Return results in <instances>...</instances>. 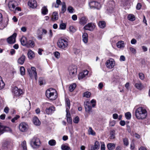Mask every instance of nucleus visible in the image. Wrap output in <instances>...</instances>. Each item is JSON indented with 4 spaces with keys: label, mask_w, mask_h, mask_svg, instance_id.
<instances>
[{
    "label": "nucleus",
    "mask_w": 150,
    "mask_h": 150,
    "mask_svg": "<svg viewBox=\"0 0 150 150\" xmlns=\"http://www.w3.org/2000/svg\"><path fill=\"white\" fill-rule=\"evenodd\" d=\"M147 114L146 110L143 107H139L136 110L135 115L138 119L143 120L145 119L146 118Z\"/></svg>",
    "instance_id": "nucleus-1"
},
{
    "label": "nucleus",
    "mask_w": 150,
    "mask_h": 150,
    "mask_svg": "<svg viewBox=\"0 0 150 150\" xmlns=\"http://www.w3.org/2000/svg\"><path fill=\"white\" fill-rule=\"evenodd\" d=\"M46 95L50 100H54L57 97V93L56 90L53 88H50L46 92Z\"/></svg>",
    "instance_id": "nucleus-2"
},
{
    "label": "nucleus",
    "mask_w": 150,
    "mask_h": 150,
    "mask_svg": "<svg viewBox=\"0 0 150 150\" xmlns=\"http://www.w3.org/2000/svg\"><path fill=\"white\" fill-rule=\"evenodd\" d=\"M68 40L66 38H60L57 42V45L59 48L65 50L68 46Z\"/></svg>",
    "instance_id": "nucleus-3"
},
{
    "label": "nucleus",
    "mask_w": 150,
    "mask_h": 150,
    "mask_svg": "<svg viewBox=\"0 0 150 150\" xmlns=\"http://www.w3.org/2000/svg\"><path fill=\"white\" fill-rule=\"evenodd\" d=\"M40 144L39 139L36 137H34L30 141V144L33 148H37L39 147Z\"/></svg>",
    "instance_id": "nucleus-4"
},
{
    "label": "nucleus",
    "mask_w": 150,
    "mask_h": 150,
    "mask_svg": "<svg viewBox=\"0 0 150 150\" xmlns=\"http://www.w3.org/2000/svg\"><path fill=\"white\" fill-rule=\"evenodd\" d=\"M77 67L76 66H71L69 68V76L71 78L74 77L77 72Z\"/></svg>",
    "instance_id": "nucleus-5"
},
{
    "label": "nucleus",
    "mask_w": 150,
    "mask_h": 150,
    "mask_svg": "<svg viewBox=\"0 0 150 150\" xmlns=\"http://www.w3.org/2000/svg\"><path fill=\"white\" fill-rule=\"evenodd\" d=\"M12 92L13 95L16 97H19L23 93L22 90L21 89L18 88L16 87L13 88Z\"/></svg>",
    "instance_id": "nucleus-6"
},
{
    "label": "nucleus",
    "mask_w": 150,
    "mask_h": 150,
    "mask_svg": "<svg viewBox=\"0 0 150 150\" xmlns=\"http://www.w3.org/2000/svg\"><path fill=\"white\" fill-rule=\"evenodd\" d=\"M115 62L112 59H110L107 61L105 64L106 67L109 69H111L113 68L115 65Z\"/></svg>",
    "instance_id": "nucleus-7"
},
{
    "label": "nucleus",
    "mask_w": 150,
    "mask_h": 150,
    "mask_svg": "<svg viewBox=\"0 0 150 150\" xmlns=\"http://www.w3.org/2000/svg\"><path fill=\"white\" fill-rule=\"evenodd\" d=\"M16 36L17 34L16 33H14L12 35L7 39V42L10 44H13L15 43Z\"/></svg>",
    "instance_id": "nucleus-8"
},
{
    "label": "nucleus",
    "mask_w": 150,
    "mask_h": 150,
    "mask_svg": "<svg viewBox=\"0 0 150 150\" xmlns=\"http://www.w3.org/2000/svg\"><path fill=\"white\" fill-rule=\"evenodd\" d=\"M28 126L25 122H21L19 126V129L22 132L26 131L28 129Z\"/></svg>",
    "instance_id": "nucleus-9"
},
{
    "label": "nucleus",
    "mask_w": 150,
    "mask_h": 150,
    "mask_svg": "<svg viewBox=\"0 0 150 150\" xmlns=\"http://www.w3.org/2000/svg\"><path fill=\"white\" fill-rule=\"evenodd\" d=\"M11 131L9 127L3 126L0 123V134H3L5 132Z\"/></svg>",
    "instance_id": "nucleus-10"
},
{
    "label": "nucleus",
    "mask_w": 150,
    "mask_h": 150,
    "mask_svg": "<svg viewBox=\"0 0 150 150\" xmlns=\"http://www.w3.org/2000/svg\"><path fill=\"white\" fill-rule=\"evenodd\" d=\"M84 106L85 111L88 112H90L92 109L91 103L89 101H87L84 102Z\"/></svg>",
    "instance_id": "nucleus-11"
},
{
    "label": "nucleus",
    "mask_w": 150,
    "mask_h": 150,
    "mask_svg": "<svg viewBox=\"0 0 150 150\" xmlns=\"http://www.w3.org/2000/svg\"><path fill=\"white\" fill-rule=\"evenodd\" d=\"M55 110V107L53 106H51L48 108H46L45 112L47 115H51L54 112Z\"/></svg>",
    "instance_id": "nucleus-12"
},
{
    "label": "nucleus",
    "mask_w": 150,
    "mask_h": 150,
    "mask_svg": "<svg viewBox=\"0 0 150 150\" xmlns=\"http://www.w3.org/2000/svg\"><path fill=\"white\" fill-rule=\"evenodd\" d=\"M95 25L93 23H89L84 27V29L90 31H92L95 28Z\"/></svg>",
    "instance_id": "nucleus-13"
},
{
    "label": "nucleus",
    "mask_w": 150,
    "mask_h": 150,
    "mask_svg": "<svg viewBox=\"0 0 150 150\" xmlns=\"http://www.w3.org/2000/svg\"><path fill=\"white\" fill-rule=\"evenodd\" d=\"M28 5L33 8H35L37 6V4L35 0H29L28 3Z\"/></svg>",
    "instance_id": "nucleus-14"
},
{
    "label": "nucleus",
    "mask_w": 150,
    "mask_h": 150,
    "mask_svg": "<svg viewBox=\"0 0 150 150\" xmlns=\"http://www.w3.org/2000/svg\"><path fill=\"white\" fill-rule=\"evenodd\" d=\"M100 143L98 141H96L94 143V146L91 147V150H98L100 147Z\"/></svg>",
    "instance_id": "nucleus-15"
},
{
    "label": "nucleus",
    "mask_w": 150,
    "mask_h": 150,
    "mask_svg": "<svg viewBox=\"0 0 150 150\" xmlns=\"http://www.w3.org/2000/svg\"><path fill=\"white\" fill-rule=\"evenodd\" d=\"M15 2L13 1H10L8 4V6L10 9L11 11H13L15 9Z\"/></svg>",
    "instance_id": "nucleus-16"
},
{
    "label": "nucleus",
    "mask_w": 150,
    "mask_h": 150,
    "mask_svg": "<svg viewBox=\"0 0 150 150\" xmlns=\"http://www.w3.org/2000/svg\"><path fill=\"white\" fill-rule=\"evenodd\" d=\"M25 57L23 55H22L21 56L19 57L18 60V63L21 65L23 64L25 60Z\"/></svg>",
    "instance_id": "nucleus-17"
},
{
    "label": "nucleus",
    "mask_w": 150,
    "mask_h": 150,
    "mask_svg": "<svg viewBox=\"0 0 150 150\" xmlns=\"http://www.w3.org/2000/svg\"><path fill=\"white\" fill-rule=\"evenodd\" d=\"M28 55L30 59H32L35 57V54L34 52L30 50H28Z\"/></svg>",
    "instance_id": "nucleus-18"
},
{
    "label": "nucleus",
    "mask_w": 150,
    "mask_h": 150,
    "mask_svg": "<svg viewBox=\"0 0 150 150\" xmlns=\"http://www.w3.org/2000/svg\"><path fill=\"white\" fill-rule=\"evenodd\" d=\"M117 46L118 48H123L125 47V45L124 41H119L117 43Z\"/></svg>",
    "instance_id": "nucleus-19"
},
{
    "label": "nucleus",
    "mask_w": 150,
    "mask_h": 150,
    "mask_svg": "<svg viewBox=\"0 0 150 150\" xmlns=\"http://www.w3.org/2000/svg\"><path fill=\"white\" fill-rule=\"evenodd\" d=\"M33 122L35 125L37 126H39L41 124L40 121L37 117H33Z\"/></svg>",
    "instance_id": "nucleus-20"
},
{
    "label": "nucleus",
    "mask_w": 150,
    "mask_h": 150,
    "mask_svg": "<svg viewBox=\"0 0 150 150\" xmlns=\"http://www.w3.org/2000/svg\"><path fill=\"white\" fill-rule=\"evenodd\" d=\"M66 116L67 118V122L70 124L72 123V120L71 116V114L69 111L66 112Z\"/></svg>",
    "instance_id": "nucleus-21"
},
{
    "label": "nucleus",
    "mask_w": 150,
    "mask_h": 150,
    "mask_svg": "<svg viewBox=\"0 0 150 150\" xmlns=\"http://www.w3.org/2000/svg\"><path fill=\"white\" fill-rule=\"evenodd\" d=\"M65 102L66 103V112L69 111V109L70 108V100L69 98H67L65 99Z\"/></svg>",
    "instance_id": "nucleus-22"
},
{
    "label": "nucleus",
    "mask_w": 150,
    "mask_h": 150,
    "mask_svg": "<svg viewBox=\"0 0 150 150\" xmlns=\"http://www.w3.org/2000/svg\"><path fill=\"white\" fill-rule=\"evenodd\" d=\"M26 38L24 36H23L21 39V44L23 46H26L27 43Z\"/></svg>",
    "instance_id": "nucleus-23"
},
{
    "label": "nucleus",
    "mask_w": 150,
    "mask_h": 150,
    "mask_svg": "<svg viewBox=\"0 0 150 150\" xmlns=\"http://www.w3.org/2000/svg\"><path fill=\"white\" fill-rule=\"evenodd\" d=\"M135 86L137 88L140 90H142L143 88V86L140 81H139L136 83L135 84Z\"/></svg>",
    "instance_id": "nucleus-24"
},
{
    "label": "nucleus",
    "mask_w": 150,
    "mask_h": 150,
    "mask_svg": "<svg viewBox=\"0 0 150 150\" xmlns=\"http://www.w3.org/2000/svg\"><path fill=\"white\" fill-rule=\"evenodd\" d=\"M35 45L34 42L31 40H29L27 42L26 46L28 47H33Z\"/></svg>",
    "instance_id": "nucleus-25"
},
{
    "label": "nucleus",
    "mask_w": 150,
    "mask_h": 150,
    "mask_svg": "<svg viewBox=\"0 0 150 150\" xmlns=\"http://www.w3.org/2000/svg\"><path fill=\"white\" fill-rule=\"evenodd\" d=\"M58 19V16L57 13L56 12H54L53 13L52 20V21H55L57 20Z\"/></svg>",
    "instance_id": "nucleus-26"
},
{
    "label": "nucleus",
    "mask_w": 150,
    "mask_h": 150,
    "mask_svg": "<svg viewBox=\"0 0 150 150\" xmlns=\"http://www.w3.org/2000/svg\"><path fill=\"white\" fill-rule=\"evenodd\" d=\"M32 72L33 75L35 76V79L36 80L37 79V73L36 71V69L35 67H32L31 68Z\"/></svg>",
    "instance_id": "nucleus-27"
},
{
    "label": "nucleus",
    "mask_w": 150,
    "mask_h": 150,
    "mask_svg": "<svg viewBox=\"0 0 150 150\" xmlns=\"http://www.w3.org/2000/svg\"><path fill=\"white\" fill-rule=\"evenodd\" d=\"M88 34L86 33H84L82 35L83 40V42L86 43L88 42Z\"/></svg>",
    "instance_id": "nucleus-28"
},
{
    "label": "nucleus",
    "mask_w": 150,
    "mask_h": 150,
    "mask_svg": "<svg viewBox=\"0 0 150 150\" xmlns=\"http://www.w3.org/2000/svg\"><path fill=\"white\" fill-rule=\"evenodd\" d=\"M115 3L113 1H110L108 2V6L110 8H111L112 10L115 6Z\"/></svg>",
    "instance_id": "nucleus-29"
},
{
    "label": "nucleus",
    "mask_w": 150,
    "mask_h": 150,
    "mask_svg": "<svg viewBox=\"0 0 150 150\" xmlns=\"http://www.w3.org/2000/svg\"><path fill=\"white\" fill-rule=\"evenodd\" d=\"M42 13L44 15H46L48 12V10L47 8V7L44 6L41 9Z\"/></svg>",
    "instance_id": "nucleus-30"
},
{
    "label": "nucleus",
    "mask_w": 150,
    "mask_h": 150,
    "mask_svg": "<svg viewBox=\"0 0 150 150\" xmlns=\"http://www.w3.org/2000/svg\"><path fill=\"white\" fill-rule=\"evenodd\" d=\"M107 147L109 150H112L115 148V144L113 143H109L107 145Z\"/></svg>",
    "instance_id": "nucleus-31"
},
{
    "label": "nucleus",
    "mask_w": 150,
    "mask_h": 150,
    "mask_svg": "<svg viewBox=\"0 0 150 150\" xmlns=\"http://www.w3.org/2000/svg\"><path fill=\"white\" fill-rule=\"evenodd\" d=\"M88 133L89 135H91L93 136H95L96 135V132L93 131L91 127H89L88 130Z\"/></svg>",
    "instance_id": "nucleus-32"
},
{
    "label": "nucleus",
    "mask_w": 150,
    "mask_h": 150,
    "mask_svg": "<svg viewBox=\"0 0 150 150\" xmlns=\"http://www.w3.org/2000/svg\"><path fill=\"white\" fill-rule=\"evenodd\" d=\"M106 23L105 21H100L98 23V26L100 28H103L105 26Z\"/></svg>",
    "instance_id": "nucleus-33"
},
{
    "label": "nucleus",
    "mask_w": 150,
    "mask_h": 150,
    "mask_svg": "<svg viewBox=\"0 0 150 150\" xmlns=\"http://www.w3.org/2000/svg\"><path fill=\"white\" fill-rule=\"evenodd\" d=\"M87 22V20L85 17H82L80 20V23L83 25H84Z\"/></svg>",
    "instance_id": "nucleus-34"
},
{
    "label": "nucleus",
    "mask_w": 150,
    "mask_h": 150,
    "mask_svg": "<svg viewBox=\"0 0 150 150\" xmlns=\"http://www.w3.org/2000/svg\"><path fill=\"white\" fill-rule=\"evenodd\" d=\"M110 138L111 139H113L115 138V131L114 130H112L110 131Z\"/></svg>",
    "instance_id": "nucleus-35"
},
{
    "label": "nucleus",
    "mask_w": 150,
    "mask_h": 150,
    "mask_svg": "<svg viewBox=\"0 0 150 150\" xmlns=\"http://www.w3.org/2000/svg\"><path fill=\"white\" fill-rule=\"evenodd\" d=\"M127 18L129 20L131 21H133L135 19V16L132 14L129 15L127 17Z\"/></svg>",
    "instance_id": "nucleus-36"
},
{
    "label": "nucleus",
    "mask_w": 150,
    "mask_h": 150,
    "mask_svg": "<svg viewBox=\"0 0 150 150\" xmlns=\"http://www.w3.org/2000/svg\"><path fill=\"white\" fill-rule=\"evenodd\" d=\"M76 87V84L75 83L71 84L69 87V90L70 92L73 91Z\"/></svg>",
    "instance_id": "nucleus-37"
},
{
    "label": "nucleus",
    "mask_w": 150,
    "mask_h": 150,
    "mask_svg": "<svg viewBox=\"0 0 150 150\" xmlns=\"http://www.w3.org/2000/svg\"><path fill=\"white\" fill-rule=\"evenodd\" d=\"M5 84L3 82L2 78L0 77V90L3 89L4 87Z\"/></svg>",
    "instance_id": "nucleus-38"
},
{
    "label": "nucleus",
    "mask_w": 150,
    "mask_h": 150,
    "mask_svg": "<svg viewBox=\"0 0 150 150\" xmlns=\"http://www.w3.org/2000/svg\"><path fill=\"white\" fill-rule=\"evenodd\" d=\"M56 142L54 139H51L48 142V144L51 146H55L56 144Z\"/></svg>",
    "instance_id": "nucleus-39"
},
{
    "label": "nucleus",
    "mask_w": 150,
    "mask_h": 150,
    "mask_svg": "<svg viewBox=\"0 0 150 150\" xmlns=\"http://www.w3.org/2000/svg\"><path fill=\"white\" fill-rule=\"evenodd\" d=\"M39 82L40 85H43L45 84V81L43 78H40L39 80Z\"/></svg>",
    "instance_id": "nucleus-40"
},
{
    "label": "nucleus",
    "mask_w": 150,
    "mask_h": 150,
    "mask_svg": "<svg viewBox=\"0 0 150 150\" xmlns=\"http://www.w3.org/2000/svg\"><path fill=\"white\" fill-rule=\"evenodd\" d=\"M66 24L62 23L60 25L59 29L61 30H64L66 29Z\"/></svg>",
    "instance_id": "nucleus-41"
},
{
    "label": "nucleus",
    "mask_w": 150,
    "mask_h": 150,
    "mask_svg": "<svg viewBox=\"0 0 150 150\" xmlns=\"http://www.w3.org/2000/svg\"><path fill=\"white\" fill-rule=\"evenodd\" d=\"M66 10V7L65 3V2H63L62 8V12L63 13L65 12Z\"/></svg>",
    "instance_id": "nucleus-42"
},
{
    "label": "nucleus",
    "mask_w": 150,
    "mask_h": 150,
    "mask_svg": "<svg viewBox=\"0 0 150 150\" xmlns=\"http://www.w3.org/2000/svg\"><path fill=\"white\" fill-rule=\"evenodd\" d=\"M95 1H92L89 3V5L91 8H95Z\"/></svg>",
    "instance_id": "nucleus-43"
},
{
    "label": "nucleus",
    "mask_w": 150,
    "mask_h": 150,
    "mask_svg": "<svg viewBox=\"0 0 150 150\" xmlns=\"http://www.w3.org/2000/svg\"><path fill=\"white\" fill-rule=\"evenodd\" d=\"M22 146L23 150H27L26 143L25 141H23L22 143Z\"/></svg>",
    "instance_id": "nucleus-44"
},
{
    "label": "nucleus",
    "mask_w": 150,
    "mask_h": 150,
    "mask_svg": "<svg viewBox=\"0 0 150 150\" xmlns=\"http://www.w3.org/2000/svg\"><path fill=\"white\" fill-rule=\"evenodd\" d=\"M125 117L127 120L130 119L131 117V115L130 112H127L125 113Z\"/></svg>",
    "instance_id": "nucleus-45"
},
{
    "label": "nucleus",
    "mask_w": 150,
    "mask_h": 150,
    "mask_svg": "<svg viewBox=\"0 0 150 150\" xmlns=\"http://www.w3.org/2000/svg\"><path fill=\"white\" fill-rule=\"evenodd\" d=\"M91 95V93L88 91H86L83 94V96L87 98H89Z\"/></svg>",
    "instance_id": "nucleus-46"
},
{
    "label": "nucleus",
    "mask_w": 150,
    "mask_h": 150,
    "mask_svg": "<svg viewBox=\"0 0 150 150\" xmlns=\"http://www.w3.org/2000/svg\"><path fill=\"white\" fill-rule=\"evenodd\" d=\"M61 149L62 150H68L70 149V147L67 146L62 145L61 146Z\"/></svg>",
    "instance_id": "nucleus-47"
},
{
    "label": "nucleus",
    "mask_w": 150,
    "mask_h": 150,
    "mask_svg": "<svg viewBox=\"0 0 150 150\" xmlns=\"http://www.w3.org/2000/svg\"><path fill=\"white\" fill-rule=\"evenodd\" d=\"M101 144L100 149L101 150H105V143L103 142H100Z\"/></svg>",
    "instance_id": "nucleus-48"
},
{
    "label": "nucleus",
    "mask_w": 150,
    "mask_h": 150,
    "mask_svg": "<svg viewBox=\"0 0 150 150\" xmlns=\"http://www.w3.org/2000/svg\"><path fill=\"white\" fill-rule=\"evenodd\" d=\"M21 74L22 75H23L25 73V69L24 67H21L20 68Z\"/></svg>",
    "instance_id": "nucleus-49"
},
{
    "label": "nucleus",
    "mask_w": 150,
    "mask_h": 150,
    "mask_svg": "<svg viewBox=\"0 0 150 150\" xmlns=\"http://www.w3.org/2000/svg\"><path fill=\"white\" fill-rule=\"evenodd\" d=\"M73 51L74 54H77L79 53L80 52V50L79 49H78L76 48L73 49Z\"/></svg>",
    "instance_id": "nucleus-50"
},
{
    "label": "nucleus",
    "mask_w": 150,
    "mask_h": 150,
    "mask_svg": "<svg viewBox=\"0 0 150 150\" xmlns=\"http://www.w3.org/2000/svg\"><path fill=\"white\" fill-rule=\"evenodd\" d=\"M54 55L55 57L57 59H59L60 57V53L57 51L55 52L54 53Z\"/></svg>",
    "instance_id": "nucleus-51"
},
{
    "label": "nucleus",
    "mask_w": 150,
    "mask_h": 150,
    "mask_svg": "<svg viewBox=\"0 0 150 150\" xmlns=\"http://www.w3.org/2000/svg\"><path fill=\"white\" fill-rule=\"evenodd\" d=\"M85 76L83 74V72L80 73L78 75V79L79 80L81 79L84 77Z\"/></svg>",
    "instance_id": "nucleus-52"
},
{
    "label": "nucleus",
    "mask_w": 150,
    "mask_h": 150,
    "mask_svg": "<svg viewBox=\"0 0 150 150\" xmlns=\"http://www.w3.org/2000/svg\"><path fill=\"white\" fill-rule=\"evenodd\" d=\"M69 31L71 33L75 32L76 31V29L73 26H70L69 28Z\"/></svg>",
    "instance_id": "nucleus-53"
},
{
    "label": "nucleus",
    "mask_w": 150,
    "mask_h": 150,
    "mask_svg": "<svg viewBox=\"0 0 150 150\" xmlns=\"http://www.w3.org/2000/svg\"><path fill=\"white\" fill-rule=\"evenodd\" d=\"M100 4L98 2L95 1V8L99 9H100Z\"/></svg>",
    "instance_id": "nucleus-54"
},
{
    "label": "nucleus",
    "mask_w": 150,
    "mask_h": 150,
    "mask_svg": "<svg viewBox=\"0 0 150 150\" xmlns=\"http://www.w3.org/2000/svg\"><path fill=\"white\" fill-rule=\"evenodd\" d=\"M124 144L125 145L127 146L129 144V143L127 138H125L123 139Z\"/></svg>",
    "instance_id": "nucleus-55"
},
{
    "label": "nucleus",
    "mask_w": 150,
    "mask_h": 150,
    "mask_svg": "<svg viewBox=\"0 0 150 150\" xmlns=\"http://www.w3.org/2000/svg\"><path fill=\"white\" fill-rule=\"evenodd\" d=\"M139 77L142 80H143L144 79V76L143 73H139Z\"/></svg>",
    "instance_id": "nucleus-56"
},
{
    "label": "nucleus",
    "mask_w": 150,
    "mask_h": 150,
    "mask_svg": "<svg viewBox=\"0 0 150 150\" xmlns=\"http://www.w3.org/2000/svg\"><path fill=\"white\" fill-rule=\"evenodd\" d=\"M20 117V116L18 115H16L15 117H14L11 120V122H14L15 121L17 120L18 118Z\"/></svg>",
    "instance_id": "nucleus-57"
},
{
    "label": "nucleus",
    "mask_w": 150,
    "mask_h": 150,
    "mask_svg": "<svg viewBox=\"0 0 150 150\" xmlns=\"http://www.w3.org/2000/svg\"><path fill=\"white\" fill-rule=\"evenodd\" d=\"M130 51L133 53L135 54L136 52V50L134 48L130 47L129 48Z\"/></svg>",
    "instance_id": "nucleus-58"
},
{
    "label": "nucleus",
    "mask_w": 150,
    "mask_h": 150,
    "mask_svg": "<svg viewBox=\"0 0 150 150\" xmlns=\"http://www.w3.org/2000/svg\"><path fill=\"white\" fill-rule=\"evenodd\" d=\"M79 121V118L78 116L76 117L74 120V122L75 123H78Z\"/></svg>",
    "instance_id": "nucleus-59"
},
{
    "label": "nucleus",
    "mask_w": 150,
    "mask_h": 150,
    "mask_svg": "<svg viewBox=\"0 0 150 150\" xmlns=\"http://www.w3.org/2000/svg\"><path fill=\"white\" fill-rule=\"evenodd\" d=\"M91 103H92V106L93 107H94L96 106V100L94 99H92L91 101Z\"/></svg>",
    "instance_id": "nucleus-60"
},
{
    "label": "nucleus",
    "mask_w": 150,
    "mask_h": 150,
    "mask_svg": "<svg viewBox=\"0 0 150 150\" xmlns=\"http://www.w3.org/2000/svg\"><path fill=\"white\" fill-rule=\"evenodd\" d=\"M73 8L71 6H69L68 8V10L69 12L71 13L73 12Z\"/></svg>",
    "instance_id": "nucleus-61"
},
{
    "label": "nucleus",
    "mask_w": 150,
    "mask_h": 150,
    "mask_svg": "<svg viewBox=\"0 0 150 150\" xmlns=\"http://www.w3.org/2000/svg\"><path fill=\"white\" fill-rule=\"evenodd\" d=\"M9 110V109L8 107H6L4 109V112L6 113L7 114L8 113Z\"/></svg>",
    "instance_id": "nucleus-62"
},
{
    "label": "nucleus",
    "mask_w": 150,
    "mask_h": 150,
    "mask_svg": "<svg viewBox=\"0 0 150 150\" xmlns=\"http://www.w3.org/2000/svg\"><path fill=\"white\" fill-rule=\"evenodd\" d=\"M120 61H124L125 60V58L124 56L121 55L120 57Z\"/></svg>",
    "instance_id": "nucleus-63"
},
{
    "label": "nucleus",
    "mask_w": 150,
    "mask_h": 150,
    "mask_svg": "<svg viewBox=\"0 0 150 150\" xmlns=\"http://www.w3.org/2000/svg\"><path fill=\"white\" fill-rule=\"evenodd\" d=\"M142 5L141 4L139 3L136 6V8L137 10H139L141 8Z\"/></svg>",
    "instance_id": "nucleus-64"
}]
</instances>
